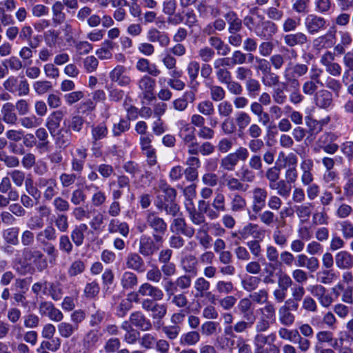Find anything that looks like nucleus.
Returning a JSON list of instances; mask_svg holds the SVG:
<instances>
[{
	"mask_svg": "<svg viewBox=\"0 0 353 353\" xmlns=\"http://www.w3.org/2000/svg\"><path fill=\"white\" fill-rule=\"evenodd\" d=\"M145 223L153 232V237L157 242H164V236L168 230V225L164 219L154 211H147Z\"/></svg>",
	"mask_w": 353,
	"mask_h": 353,
	"instance_id": "1",
	"label": "nucleus"
},
{
	"mask_svg": "<svg viewBox=\"0 0 353 353\" xmlns=\"http://www.w3.org/2000/svg\"><path fill=\"white\" fill-rule=\"evenodd\" d=\"M308 72V67L306 64L296 63L292 65L289 63L283 72V77L286 82L292 86L299 87V82L297 78L305 75Z\"/></svg>",
	"mask_w": 353,
	"mask_h": 353,
	"instance_id": "2",
	"label": "nucleus"
},
{
	"mask_svg": "<svg viewBox=\"0 0 353 353\" xmlns=\"http://www.w3.org/2000/svg\"><path fill=\"white\" fill-rule=\"evenodd\" d=\"M163 243V242H157L153 235L150 236L143 234L139 239V252L144 257H150L159 250Z\"/></svg>",
	"mask_w": 353,
	"mask_h": 353,
	"instance_id": "3",
	"label": "nucleus"
},
{
	"mask_svg": "<svg viewBox=\"0 0 353 353\" xmlns=\"http://www.w3.org/2000/svg\"><path fill=\"white\" fill-rule=\"evenodd\" d=\"M158 301L144 299L141 302L143 310L151 312V316L154 320H161L167 314V305L165 303H159Z\"/></svg>",
	"mask_w": 353,
	"mask_h": 353,
	"instance_id": "4",
	"label": "nucleus"
},
{
	"mask_svg": "<svg viewBox=\"0 0 353 353\" xmlns=\"http://www.w3.org/2000/svg\"><path fill=\"white\" fill-rule=\"evenodd\" d=\"M307 290L317 299L318 302L323 307L328 308L334 302L332 295L321 284L310 285L307 287Z\"/></svg>",
	"mask_w": 353,
	"mask_h": 353,
	"instance_id": "5",
	"label": "nucleus"
},
{
	"mask_svg": "<svg viewBox=\"0 0 353 353\" xmlns=\"http://www.w3.org/2000/svg\"><path fill=\"white\" fill-rule=\"evenodd\" d=\"M305 28L310 34H316L324 30L327 26V20L314 14H308L304 21Z\"/></svg>",
	"mask_w": 353,
	"mask_h": 353,
	"instance_id": "6",
	"label": "nucleus"
},
{
	"mask_svg": "<svg viewBox=\"0 0 353 353\" xmlns=\"http://www.w3.org/2000/svg\"><path fill=\"white\" fill-rule=\"evenodd\" d=\"M92 10L88 6L81 7L77 12L76 18L79 23L86 22L90 28H95L100 25L101 17L97 14H92Z\"/></svg>",
	"mask_w": 353,
	"mask_h": 353,
	"instance_id": "7",
	"label": "nucleus"
},
{
	"mask_svg": "<svg viewBox=\"0 0 353 353\" xmlns=\"http://www.w3.org/2000/svg\"><path fill=\"white\" fill-rule=\"evenodd\" d=\"M150 296V299L161 301L164 296V293L161 289L157 286H154L149 283H144L139 288L137 293L135 294L134 301H139L138 296Z\"/></svg>",
	"mask_w": 353,
	"mask_h": 353,
	"instance_id": "8",
	"label": "nucleus"
},
{
	"mask_svg": "<svg viewBox=\"0 0 353 353\" xmlns=\"http://www.w3.org/2000/svg\"><path fill=\"white\" fill-rule=\"evenodd\" d=\"M40 315L48 316L51 321L61 322L63 319V312L50 301H42L39 305Z\"/></svg>",
	"mask_w": 353,
	"mask_h": 353,
	"instance_id": "9",
	"label": "nucleus"
},
{
	"mask_svg": "<svg viewBox=\"0 0 353 353\" xmlns=\"http://www.w3.org/2000/svg\"><path fill=\"white\" fill-rule=\"evenodd\" d=\"M251 208L254 213H259L265 206L268 191L265 188L256 187L252 190Z\"/></svg>",
	"mask_w": 353,
	"mask_h": 353,
	"instance_id": "10",
	"label": "nucleus"
},
{
	"mask_svg": "<svg viewBox=\"0 0 353 353\" xmlns=\"http://www.w3.org/2000/svg\"><path fill=\"white\" fill-rule=\"evenodd\" d=\"M111 81L117 83L121 87L129 86L132 83L131 77L127 74V68L121 65H117L109 74Z\"/></svg>",
	"mask_w": 353,
	"mask_h": 353,
	"instance_id": "11",
	"label": "nucleus"
},
{
	"mask_svg": "<svg viewBox=\"0 0 353 353\" xmlns=\"http://www.w3.org/2000/svg\"><path fill=\"white\" fill-rule=\"evenodd\" d=\"M229 60L223 57L216 59L213 62V67L216 70V76L218 81L223 84L232 79L231 72L225 67L230 66Z\"/></svg>",
	"mask_w": 353,
	"mask_h": 353,
	"instance_id": "12",
	"label": "nucleus"
},
{
	"mask_svg": "<svg viewBox=\"0 0 353 353\" xmlns=\"http://www.w3.org/2000/svg\"><path fill=\"white\" fill-rule=\"evenodd\" d=\"M156 81L148 75L143 76L138 81L139 88L141 90L143 99L150 102L155 99L154 90Z\"/></svg>",
	"mask_w": 353,
	"mask_h": 353,
	"instance_id": "13",
	"label": "nucleus"
},
{
	"mask_svg": "<svg viewBox=\"0 0 353 353\" xmlns=\"http://www.w3.org/2000/svg\"><path fill=\"white\" fill-rule=\"evenodd\" d=\"M139 252H129L125 259L127 268L139 273L144 272L145 271V264Z\"/></svg>",
	"mask_w": 353,
	"mask_h": 353,
	"instance_id": "14",
	"label": "nucleus"
},
{
	"mask_svg": "<svg viewBox=\"0 0 353 353\" xmlns=\"http://www.w3.org/2000/svg\"><path fill=\"white\" fill-rule=\"evenodd\" d=\"M299 307H292L290 304L285 303L279 308V321L285 327L291 326L295 321V315L292 311H296Z\"/></svg>",
	"mask_w": 353,
	"mask_h": 353,
	"instance_id": "15",
	"label": "nucleus"
},
{
	"mask_svg": "<svg viewBox=\"0 0 353 353\" xmlns=\"http://www.w3.org/2000/svg\"><path fill=\"white\" fill-rule=\"evenodd\" d=\"M335 265L339 270H349L353 268V254L347 250H341L335 256Z\"/></svg>",
	"mask_w": 353,
	"mask_h": 353,
	"instance_id": "16",
	"label": "nucleus"
},
{
	"mask_svg": "<svg viewBox=\"0 0 353 353\" xmlns=\"http://www.w3.org/2000/svg\"><path fill=\"white\" fill-rule=\"evenodd\" d=\"M170 229L177 234H181L188 238H191L195 234V230L193 227L189 226L185 219L183 217H176L173 219Z\"/></svg>",
	"mask_w": 353,
	"mask_h": 353,
	"instance_id": "17",
	"label": "nucleus"
},
{
	"mask_svg": "<svg viewBox=\"0 0 353 353\" xmlns=\"http://www.w3.org/2000/svg\"><path fill=\"white\" fill-rule=\"evenodd\" d=\"M278 31L277 26L271 21H264L259 24L255 29L257 37L268 39H271Z\"/></svg>",
	"mask_w": 353,
	"mask_h": 353,
	"instance_id": "18",
	"label": "nucleus"
},
{
	"mask_svg": "<svg viewBox=\"0 0 353 353\" xmlns=\"http://www.w3.org/2000/svg\"><path fill=\"white\" fill-rule=\"evenodd\" d=\"M107 230L109 234H119L123 237H127L130 233V227L128 223L117 218H112L108 223Z\"/></svg>",
	"mask_w": 353,
	"mask_h": 353,
	"instance_id": "19",
	"label": "nucleus"
},
{
	"mask_svg": "<svg viewBox=\"0 0 353 353\" xmlns=\"http://www.w3.org/2000/svg\"><path fill=\"white\" fill-rule=\"evenodd\" d=\"M130 323L141 331H149L152 328V324L143 312L136 311L130 315Z\"/></svg>",
	"mask_w": 353,
	"mask_h": 353,
	"instance_id": "20",
	"label": "nucleus"
},
{
	"mask_svg": "<svg viewBox=\"0 0 353 353\" xmlns=\"http://www.w3.org/2000/svg\"><path fill=\"white\" fill-rule=\"evenodd\" d=\"M155 206L159 211H165L167 215H170L173 217L177 216L180 212L179 205L175 201L165 202L162 201L160 196H157L154 202Z\"/></svg>",
	"mask_w": 353,
	"mask_h": 353,
	"instance_id": "21",
	"label": "nucleus"
},
{
	"mask_svg": "<svg viewBox=\"0 0 353 353\" xmlns=\"http://www.w3.org/2000/svg\"><path fill=\"white\" fill-rule=\"evenodd\" d=\"M196 10L199 16L205 19L215 18L219 16L221 13L220 9L217 6L208 4L205 0H203L197 4Z\"/></svg>",
	"mask_w": 353,
	"mask_h": 353,
	"instance_id": "22",
	"label": "nucleus"
},
{
	"mask_svg": "<svg viewBox=\"0 0 353 353\" xmlns=\"http://www.w3.org/2000/svg\"><path fill=\"white\" fill-rule=\"evenodd\" d=\"M314 163L312 159H304L301 163V181L304 186L312 183L314 177L312 172Z\"/></svg>",
	"mask_w": 353,
	"mask_h": 353,
	"instance_id": "23",
	"label": "nucleus"
},
{
	"mask_svg": "<svg viewBox=\"0 0 353 353\" xmlns=\"http://www.w3.org/2000/svg\"><path fill=\"white\" fill-rule=\"evenodd\" d=\"M332 94L327 90L321 89L314 96L315 105L323 109H327L332 104Z\"/></svg>",
	"mask_w": 353,
	"mask_h": 353,
	"instance_id": "24",
	"label": "nucleus"
},
{
	"mask_svg": "<svg viewBox=\"0 0 353 353\" xmlns=\"http://www.w3.org/2000/svg\"><path fill=\"white\" fill-rule=\"evenodd\" d=\"M284 43L290 47L293 48L296 46H303L308 41L307 36L301 32L285 34L283 37Z\"/></svg>",
	"mask_w": 353,
	"mask_h": 353,
	"instance_id": "25",
	"label": "nucleus"
},
{
	"mask_svg": "<svg viewBox=\"0 0 353 353\" xmlns=\"http://www.w3.org/2000/svg\"><path fill=\"white\" fill-rule=\"evenodd\" d=\"M158 190L162 193L157 196L162 199V201L166 203L175 201L176 196V191L172 188L165 180H160L158 183Z\"/></svg>",
	"mask_w": 353,
	"mask_h": 353,
	"instance_id": "26",
	"label": "nucleus"
},
{
	"mask_svg": "<svg viewBox=\"0 0 353 353\" xmlns=\"http://www.w3.org/2000/svg\"><path fill=\"white\" fill-rule=\"evenodd\" d=\"M147 39L150 42H158L161 47H167L170 43V38L165 32L152 28L147 32Z\"/></svg>",
	"mask_w": 353,
	"mask_h": 353,
	"instance_id": "27",
	"label": "nucleus"
},
{
	"mask_svg": "<svg viewBox=\"0 0 353 353\" xmlns=\"http://www.w3.org/2000/svg\"><path fill=\"white\" fill-rule=\"evenodd\" d=\"M199 261L193 254H185L181 259V265L183 270L189 274L196 275L198 272Z\"/></svg>",
	"mask_w": 353,
	"mask_h": 353,
	"instance_id": "28",
	"label": "nucleus"
},
{
	"mask_svg": "<svg viewBox=\"0 0 353 353\" xmlns=\"http://www.w3.org/2000/svg\"><path fill=\"white\" fill-rule=\"evenodd\" d=\"M230 208L233 213H240L245 210L247 201L245 198L239 193H234L229 196Z\"/></svg>",
	"mask_w": 353,
	"mask_h": 353,
	"instance_id": "29",
	"label": "nucleus"
},
{
	"mask_svg": "<svg viewBox=\"0 0 353 353\" xmlns=\"http://www.w3.org/2000/svg\"><path fill=\"white\" fill-rule=\"evenodd\" d=\"M316 276V280L323 285H330L339 278L338 273L333 268H322Z\"/></svg>",
	"mask_w": 353,
	"mask_h": 353,
	"instance_id": "30",
	"label": "nucleus"
},
{
	"mask_svg": "<svg viewBox=\"0 0 353 353\" xmlns=\"http://www.w3.org/2000/svg\"><path fill=\"white\" fill-rule=\"evenodd\" d=\"M241 235L239 239H245L248 236H252L254 239H262L264 235V230L259 229L258 225L254 223H248L245 225L239 232Z\"/></svg>",
	"mask_w": 353,
	"mask_h": 353,
	"instance_id": "31",
	"label": "nucleus"
},
{
	"mask_svg": "<svg viewBox=\"0 0 353 353\" xmlns=\"http://www.w3.org/2000/svg\"><path fill=\"white\" fill-rule=\"evenodd\" d=\"M85 188L88 190H94V192L92 194L90 201L92 206L99 208L104 205L107 200V195L102 190L94 184L86 185Z\"/></svg>",
	"mask_w": 353,
	"mask_h": 353,
	"instance_id": "32",
	"label": "nucleus"
},
{
	"mask_svg": "<svg viewBox=\"0 0 353 353\" xmlns=\"http://www.w3.org/2000/svg\"><path fill=\"white\" fill-rule=\"evenodd\" d=\"M224 18L228 25V32L234 33L240 32L243 28L242 20L238 17L237 14L230 10L228 12Z\"/></svg>",
	"mask_w": 353,
	"mask_h": 353,
	"instance_id": "33",
	"label": "nucleus"
},
{
	"mask_svg": "<svg viewBox=\"0 0 353 353\" xmlns=\"http://www.w3.org/2000/svg\"><path fill=\"white\" fill-rule=\"evenodd\" d=\"M88 230V227L85 223H80L75 225L70 233V238L73 243L77 247L83 245L85 240V233Z\"/></svg>",
	"mask_w": 353,
	"mask_h": 353,
	"instance_id": "34",
	"label": "nucleus"
},
{
	"mask_svg": "<svg viewBox=\"0 0 353 353\" xmlns=\"http://www.w3.org/2000/svg\"><path fill=\"white\" fill-rule=\"evenodd\" d=\"M44 285L45 289L43 290V294L50 296L52 300L56 301L61 299L63 292L59 283L45 281Z\"/></svg>",
	"mask_w": 353,
	"mask_h": 353,
	"instance_id": "35",
	"label": "nucleus"
},
{
	"mask_svg": "<svg viewBox=\"0 0 353 353\" xmlns=\"http://www.w3.org/2000/svg\"><path fill=\"white\" fill-rule=\"evenodd\" d=\"M57 239V230L52 225H47L44 229L40 230L36 234V239L38 243L54 242Z\"/></svg>",
	"mask_w": 353,
	"mask_h": 353,
	"instance_id": "36",
	"label": "nucleus"
},
{
	"mask_svg": "<svg viewBox=\"0 0 353 353\" xmlns=\"http://www.w3.org/2000/svg\"><path fill=\"white\" fill-rule=\"evenodd\" d=\"M108 134V129L104 122L91 126V140L92 145H97V142L105 139Z\"/></svg>",
	"mask_w": 353,
	"mask_h": 353,
	"instance_id": "37",
	"label": "nucleus"
},
{
	"mask_svg": "<svg viewBox=\"0 0 353 353\" xmlns=\"http://www.w3.org/2000/svg\"><path fill=\"white\" fill-rule=\"evenodd\" d=\"M101 336L102 333L99 330H90L83 339V347L88 350L94 348Z\"/></svg>",
	"mask_w": 353,
	"mask_h": 353,
	"instance_id": "38",
	"label": "nucleus"
},
{
	"mask_svg": "<svg viewBox=\"0 0 353 353\" xmlns=\"http://www.w3.org/2000/svg\"><path fill=\"white\" fill-rule=\"evenodd\" d=\"M201 340V334L196 330H191L183 333L179 338V344L181 346L192 347L196 345Z\"/></svg>",
	"mask_w": 353,
	"mask_h": 353,
	"instance_id": "39",
	"label": "nucleus"
},
{
	"mask_svg": "<svg viewBox=\"0 0 353 353\" xmlns=\"http://www.w3.org/2000/svg\"><path fill=\"white\" fill-rule=\"evenodd\" d=\"M200 70V64L196 61H191L188 63L187 66V72L190 79V84L192 89L197 90L199 85L196 81Z\"/></svg>",
	"mask_w": 353,
	"mask_h": 353,
	"instance_id": "40",
	"label": "nucleus"
},
{
	"mask_svg": "<svg viewBox=\"0 0 353 353\" xmlns=\"http://www.w3.org/2000/svg\"><path fill=\"white\" fill-rule=\"evenodd\" d=\"M32 34L33 30L30 26H23L19 31V39L23 41H27L30 47L37 48L39 46L40 41L38 39V36L32 40Z\"/></svg>",
	"mask_w": 353,
	"mask_h": 353,
	"instance_id": "41",
	"label": "nucleus"
},
{
	"mask_svg": "<svg viewBox=\"0 0 353 353\" xmlns=\"http://www.w3.org/2000/svg\"><path fill=\"white\" fill-rule=\"evenodd\" d=\"M191 205V207L186 206V210L192 223L195 225L208 226V223L206 222L205 214L196 210L192 203Z\"/></svg>",
	"mask_w": 353,
	"mask_h": 353,
	"instance_id": "42",
	"label": "nucleus"
},
{
	"mask_svg": "<svg viewBox=\"0 0 353 353\" xmlns=\"http://www.w3.org/2000/svg\"><path fill=\"white\" fill-rule=\"evenodd\" d=\"M210 288V283L203 276L198 277L194 283L195 290L194 297L201 299L205 297Z\"/></svg>",
	"mask_w": 353,
	"mask_h": 353,
	"instance_id": "43",
	"label": "nucleus"
},
{
	"mask_svg": "<svg viewBox=\"0 0 353 353\" xmlns=\"http://www.w3.org/2000/svg\"><path fill=\"white\" fill-rule=\"evenodd\" d=\"M63 117L64 112L62 110H57L54 111L48 118L46 127L52 135L59 128Z\"/></svg>",
	"mask_w": 353,
	"mask_h": 353,
	"instance_id": "44",
	"label": "nucleus"
},
{
	"mask_svg": "<svg viewBox=\"0 0 353 353\" xmlns=\"http://www.w3.org/2000/svg\"><path fill=\"white\" fill-rule=\"evenodd\" d=\"M2 119L3 121L10 125L17 123L18 117L14 112V106L11 103H6L1 109Z\"/></svg>",
	"mask_w": 353,
	"mask_h": 353,
	"instance_id": "45",
	"label": "nucleus"
},
{
	"mask_svg": "<svg viewBox=\"0 0 353 353\" xmlns=\"http://www.w3.org/2000/svg\"><path fill=\"white\" fill-rule=\"evenodd\" d=\"M61 7V1H55L52 6V21L54 26H59L65 22L66 14Z\"/></svg>",
	"mask_w": 353,
	"mask_h": 353,
	"instance_id": "46",
	"label": "nucleus"
},
{
	"mask_svg": "<svg viewBox=\"0 0 353 353\" xmlns=\"http://www.w3.org/2000/svg\"><path fill=\"white\" fill-rule=\"evenodd\" d=\"M292 298L285 301L286 303L290 304L293 308L299 307V302L302 300L305 293V289L302 285H294L291 288Z\"/></svg>",
	"mask_w": 353,
	"mask_h": 353,
	"instance_id": "47",
	"label": "nucleus"
},
{
	"mask_svg": "<svg viewBox=\"0 0 353 353\" xmlns=\"http://www.w3.org/2000/svg\"><path fill=\"white\" fill-rule=\"evenodd\" d=\"M195 238L204 249H208L210 247L212 239L208 234V229L207 226H201L197 230Z\"/></svg>",
	"mask_w": 353,
	"mask_h": 353,
	"instance_id": "48",
	"label": "nucleus"
},
{
	"mask_svg": "<svg viewBox=\"0 0 353 353\" xmlns=\"http://www.w3.org/2000/svg\"><path fill=\"white\" fill-rule=\"evenodd\" d=\"M138 284L137 276L130 271H126L123 273L121 277V285L123 289L131 290L133 289Z\"/></svg>",
	"mask_w": 353,
	"mask_h": 353,
	"instance_id": "49",
	"label": "nucleus"
},
{
	"mask_svg": "<svg viewBox=\"0 0 353 353\" xmlns=\"http://www.w3.org/2000/svg\"><path fill=\"white\" fill-rule=\"evenodd\" d=\"M85 120L80 115H74L68 121V129L65 133L74 132L80 133L83 128Z\"/></svg>",
	"mask_w": 353,
	"mask_h": 353,
	"instance_id": "50",
	"label": "nucleus"
},
{
	"mask_svg": "<svg viewBox=\"0 0 353 353\" xmlns=\"http://www.w3.org/2000/svg\"><path fill=\"white\" fill-rule=\"evenodd\" d=\"M57 329L60 336L68 339L79 330V325L68 322H61L58 324Z\"/></svg>",
	"mask_w": 353,
	"mask_h": 353,
	"instance_id": "51",
	"label": "nucleus"
},
{
	"mask_svg": "<svg viewBox=\"0 0 353 353\" xmlns=\"http://www.w3.org/2000/svg\"><path fill=\"white\" fill-rule=\"evenodd\" d=\"M202 213L205 214L208 218L210 220L216 219L219 217V214L217 212L214 211L212 208V205L210 201L204 199H200L198 201V210Z\"/></svg>",
	"mask_w": 353,
	"mask_h": 353,
	"instance_id": "52",
	"label": "nucleus"
},
{
	"mask_svg": "<svg viewBox=\"0 0 353 353\" xmlns=\"http://www.w3.org/2000/svg\"><path fill=\"white\" fill-rule=\"evenodd\" d=\"M270 188L276 190L277 195L283 198H288L290 195L292 190L291 185L285 180L277 181L272 186L271 185Z\"/></svg>",
	"mask_w": 353,
	"mask_h": 353,
	"instance_id": "53",
	"label": "nucleus"
},
{
	"mask_svg": "<svg viewBox=\"0 0 353 353\" xmlns=\"http://www.w3.org/2000/svg\"><path fill=\"white\" fill-rule=\"evenodd\" d=\"M44 39L46 45L50 48H56L62 41V39L60 37V32L54 29L48 30L45 33Z\"/></svg>",
	"mask_w": 353,
	"mask_h": 353,
	"instance_id": "54",
	"label": "nucleus"
},
{
	"mask_svg": "<svg viewBox=\"0 0 353 353\" xmlns=\"http://www.w3.org/2000/svg\"><path fill=\"white\" fill-rule=\"evenodd\" d=\"M313 204L312 203H305L301 205H295V213L298 218L302 221L309 219L312 214Z\"/></svg>",
	"mask_w": 353,
	"mask_h": 353,
	"instance_id": "55",
	"label": "nucleus"
},
{
	"mask_svg": "<svg viewBox=\"0 0 353 353\" xmlns=\"http://www.w3.org/2000/svg\"><path fill=\"white\" fill-rule=\"evenodd\" d=\"M260 316L274 322L276 319V306L274 303L269 301L264 306L259 309Z\"/></svg>",
	"mask_w": 353,
	"mask_h": 353,
	"instance_id": "56",
	"label": "nucleus"
},
{
	"mask_svg": "<svg viewBox=\"0 0 353 353\" xmlns=\"http://www.w3.org/2000/svg\"><path fill=\"white\" fill-rule=\"evenodd\" d=\"M225 185L228 188V189L231 192H235V191H246L248 185H245L241 181V179H237L236 177L230 176L228 177L225 181Z\"/></svg>",
	"mask_w": 353,
	"mask_h": 353,
	"instance_id": "57",
	"label": "nucleus"
},
{
	"mask_svg": "<svg viewBox=\"0 0 353 353\" xmlns=\"http://www.w3.org/2000/svg\"><path fill=\"white\" fill-rule=\"evenodd\" d=\"M23 256L26 261H32L35 263L44 257V254L41 250L30 247L23 249Z\"/></svg>",
	"mask_w": 353,
	"mask_h": 353,
	"instance_id": "58",
	"label": "nucleus"
},
{
	"mask_svg": "<svg viewBox=\"0 0 353 353\" xmlns=\"http://www.w3.org/2000/svg\"><path fill=\"white\" fill-rule=\"evenodd\" d=\"M215 290L219 294L229 295L234 291V285L230 281L219 280L215 283Z\"/></svg>",
	"mask_w": 353,
	"mask_h": 353,
	"instance_id": "59",
	"label": "nucleus"
},
{
	"mask_svg": "<svg viewBox=\"0 0 353 353\" xmlns=\"http://www.w3.org/2000/svg\"><path fill=\"white\" fill-rule=\"evenodd\" d=\"M267 260L270 262L268 266L275 270V265L279 263V253L276 248L272 245H268L265 248Z\"/></svg>",
	"mask_w": 353,
	"mask_h": 353,
	"instance_id": "60",
	"label": "nucleus"
},
{
	"mask_svg": "<svg viewBox=\"0 0 353 353\" xmlns=\"http://www.w3.org/2000/svg\"><path fill=\"white\" fill-rule=\"evenodd\" d=\"M258 214L261 223L266 226H272L278 221V217L272 210H265Z\"/></svg>",
	"mask_w": 353,
	"mask_h": 353,
	"instance_id": "61",
	"label": "nucleus"
},
{
	"mask_svg": "<svg viewBox=\"0 0 353 353\" xmlns=\"http://www.w3.org/2000/svg\"><path fill=\"white\" fill-rule=\"evenodd\" d=\"M41 119L37 117L34 114L24 116L19 119L21 125L26 129H34L39 126L41 123Z\"/></svg>",
	"mask_w": 353,
	"mask_h": 353,
	"instance_id": "62",
	"label": "nucleus"
},
{
	"mask_svg": "<svg viewBox=\"0 0 353 353\" xmlns=\"http://www.w3.org/2000/svg\"><path fill=\"white\" fill-rule=\"evenodd\" d=\"M196 109L201 114L206 117H210L214 114L215 108L212 101L203 100L200 101L197 105Z\"/></svg>",
	"mask_w": 353,
	"mask_h": 353,
	"instance_id": "63",
	"label": "nucleus"
},
{
	"mask_svg": "<svg viewBox=\"0 0 353 353\" xmlns=\"http://www.w3.org/2000/svg\"><path fill=\"white\" fill-rule=\"evenodd\" d=\"M252 121L251 116L245 111L238 112L236 114V123L239 131L244 130Z\"/></svg>",
	"mask_w": 353,
	"mask_h": 353,
	"instance_id": "64",
	"label": "nucleus"
}]
</instances>
